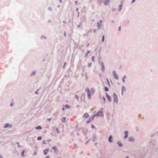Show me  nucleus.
I'll return each instance as SVG.
<instances>
[{
	"mask_svg": "<svg viewBox=\"0 0 158 158\" xmlns=\"http://www.w3.org/2000/svg\"><path fill=\"white\" fill-rule=\"evenodd\" d=\"M113 74L114 76V77L116 79H118V77L115 71H113Z\"/></svg>",
	"mask_w": 158,
	"mask_h": 158,
	"instance_id": "obj_4",
	"label": "nucleus"
},
{
	"mask_svg": "<svg viewBox=\"0 0 158 158\" xmlns=\"http://www.w3.org/2000/svg\"><path fill=\"white\" fill-rule=\"evenodd\" d=\"M128 140L130 141H134V139L132 137H130L128 138Z\"/></svg>",
	"mask_w": 158,
	"mask_h": 158,
	"instance_id": "obj_12",
	"label": "nucleus"
},
{
	"mask_svg": "<svg viewBox=\"0 0 158 158\" xmlns=\"http://www.w3.org/2000/svg\"><path fill=\"white\" fill-rule=\"evenodd\" d=\"M49 151L48 149H46L45 150H44V155H46L48 152Z\"/></svg>",
	"mask_w": 158,
	"mask_h": 158,
	"instance_id": "obj_7",
	"label": "nucleus"
},
{
	"mask_svg": "<svg viewBox=\"0 0 158 158\" xmlns=\"http://www.w3.org/2000/svg\"><path fill=\"white\" fill-rule=\"evenodd\" d=\"M89 116V114L87 113H85L83 116V118L85 119L88 118Z\"/></svg>",
	"mask_w": 158,
	"mask_h": 158,
	"instance_id": "obj_5",
	"label": "nucleus"
},
{
	"mask_svg": "<svg viewBox=\"0 0 158 158\" xmlns=\"http://www.w3.org/2000/svg\"><path fill=\"white\" fill-rule=\"evenodd\" d=\"M11 127V125H10V124H6L4 126V128H7V127Z\"/></svg>",
	"mask_w": 158,
	"mask_h": 158,
	"instance_id": "obj_10",
	"label": "nucleus"
},
{
	"mask_svg": "<svg viewBox=\"0 0 158 158\" xmlns=\"http://www.w3.org/2000/svg\"><path fill=\"white\" fill-rule=\"evenodd\" d=\"M85 91L87 92L88 98L89 99H90L91 96L93 95L95 91L94 89L92 88L89 90L88 88H86L85 89Z\"/></svg>",
	"mask_w": 158,
	"mask_h": 158,
	"instance_id": "obj_1",
	"label": "nucleus"
},
{
	"mask_svg": "<svg viewBox=\"0 0 158 158\" xmlns=\"http://www.w3.org/2000/svg\"><path fill=\"white\" fill-rule=\"evenodd\" d=\"M89 52H90L89 51H87V55H88V54Z\"/></svg>",
	"mask_w": 158,
	"mask_h": 158,
	"instance_id": "obj_31",
	"label": "nucleus"
},
{
	"mask_svg": "<svg viewBox=\"0 0 158 158\" xmlns=\"http://www.w3.org/2000/svg\"><path fill=\"white\" fill-rule=\"evenodd\" d=\"M94 56H92V60L94 62Z\"/></svg>",
	"mask_w": 158,
	"mask_h": 158,
	"instance_id": "obj_27",
	"label": "nucleus"
},
{
	"mask_svg": "<svg viewBox=\"0 0 158 158\" xmlns=\"http://www.w3.org/2000/svg\"><path fill=\"white\" fill-rule=\"evenodd\" d=\"M125 136L124 137V139H125L127 137L128 132L127 131H125L124 132Z\"/></svg>",
	"mask_w": 158,
	"mask_h": 158,
	"instance_id": "obj_11",
	"label": "nucleus"
},
{
	"mask_svg": "<svg viewBox=\"0 0 158 158\" xmlns=\"http://www.w3.org/2000/svg\"><path fill=\"white\" fill-rule=\"evenodd\" d=\"M105 91H107L108 90V88L106 87H105Z\"/></svg>",
	"mask_w": 158,
	"mask_h": 158,
	"instance_id": "obj_24",
	"label": "nucleus"
},
{
	"mask_svg": "<svg viewBox=\"0 0 158 158\" xmlns=\"http://www.w3.org/2000/svg\"><path fill=\"white\" fill-rule=\"evenodd\" d=\"M94 116H93V117L92 118H89V119L86 122L87 123H89L93 120L94 119Z\"/></svg>",
	"mask_w": 158,
	"mask_h": 158,
	"instance_id": "obj_9",
	"label": "nucleus"
},
{
	"mask_svg": "<svg viewBox=\"0 0 158 158\" xmlns=\"http://www.w3.org/2000/svg\"><path fill=\"white\" fill-rule=\"evenodd\" d=\"M109 141L110 142H112V137L111 136H110L109 138Z\"/></svg>",
	"mask_w": 158,
	"mask_h": 158,
	"instance_id": "obj_14",
	"label": "nucleus"
},
{
	"mask_svg": "<svg viewBox=\"0 0 158 158\" xmlns=\"http://www.w3.org/2000/svg\"><path fill=\"white\" fill-rule=\"evenodd\" d=\"M52 149H54V151H55V152H56V147H52Z\"/></svg>",
	"mask_w": 158,
	"mask_h": 158,
	"instance_id": "obj_25",
	"label": "nucleus"
},
{
	"mask_svg": "<svg viewBox=\"0 0 158 158\" xmlns=\"http://www.w3.org/2000/svg\"><path fill=\"white\" fill-rule=\"evenodd\" d=\"M103 99L104 101H105V97H103Z\"/></svg>",
	"mask_w": 158,
	"mask_h": 158,
	"instance_id": "obj_36",
	"label": "nucleus"
},
{
	"mask_svg": "<svg viewBox=\"0 0 158 158\" xmlns=\"http://www.w3.org/2000/svg\"><path fill=\"white\" fill-rule=\"evenodd\" d=\"M102 20H100V21H99V22L100 23H98V28H99V27L101 26V23H102Z\"/></svg>",
	"mask_w": 158,
	"mask_h": 158,
	"instance_id": "obj_13",
	"label": "nucleus"
},
{
	"mask_svg": "<svg viewBox=\"0 0 158 158\" xmlns=\"http://www.w3.org/2000/svg\"><path fill=\"white\" fill-rule=\"evenodd\" d=\"M42 139V137L41 136H40L39 137H38L37 138V139L38 140H41Z\"/></svg>",
	"mask_w": 158,
	"mask_h": 158,
	"instance_id": "obj_20",
	"label": "nucleus"
},
{
	"mask_svg": "<svg viewBox=\"0 0 158 158\" xmlns=\"http://www.w3.org/2000/svg\"><path fill=\"white\" fill-rule=\"evenodd\" d=\"M126 78V77L125 76H124L123 77V81L124 82H125V79Z\"/></svg>",
	"mask_w": 158,
	"mask_h": 158,
	"instance_id": "obj_21",
	"label": "nucleus"
},
{
	"mask_svg": "<svg viewBox=\"0 0 158 158\" xmlns=\"http://www.w3.org/2000/svg\"><path fill=\"white\" fill-rule=\"evenodd\" d=\"M0 158H3L2 157V155H0Z\"/></svg>",
	"mask_w": 158,
	"mask_h": 158,
	"instance_id": "obj_35",
	"label": "nucleus"
},
{
	"mask_svg": "<svg viewBox=\"0 0 158 158\" xmlns=\"http://www.w3.org/2000/svg\"><path fill=\"white\" fill-rule=\"evenodd\" d=\"M35 93H36V94H37V91H36V92Z\"/></svg>",
	"mask_w": 158,
	"mask_h": 158,
	"instance_id": "obj_40",
	"label": "nucleus"
},
{
	"mask_svg": "<svg viewBox=\"0 0 158 158\" xmlns=\"http://www.w3.org/2000/svg\"><path fill=\"white\" fill-rule=\"evenodd\" d=\"M106 80H107V82L108 83H109V81L108 79V78H107Z\"/></svg>",
	"mask_w": 158,
	"mask_h": 158,
	"instance_id": "obj_33",
	"label": "nucleus"
},
{
	"mask_svg": "<svg viewBox=\"0 0 158 158\" xmlns=\"http://www.w3.org/2000/svg\"><path fill=\"white\" fill-rule=\"evenodd\" d=\"M91 127H92V128H94V125H92Z\"/></svg>",
	"mask_w": 158,
	"mask_h": 158,
	"instance_id": "obj_32",
	"label": "nucleus"
},
{
	"mask_svg": "<svg viewBox=\"0 0 158 158\" xmlns=\"http://www.w3.org/2000/svg\"><path fill=\"white\" fill-rule=\"evenodd\" d=\"M104 40V35H103L102 36V41L103 42Z\"/></svg>",
	"mask_w": 158,
	"mask_h": 158,
	"instance_id": "obj_26",
	"label": "nucleus"
},
{
	"mask_svg": "<svg viewBox=\"0 0 158 158\" xmlns=\"http://www.w3.org/2000/svg\"><path fill=\"white\" fill-rule=\"evenodd\" d=\"M62 121L63 122H65L66 121V118H63L62 119Z\"/></svg>",
	"mask_w": 158,
	"mask_h": 158,
	"instance_id": "obj_19",
	"label": "nucleus"
},
{
	"mask_svg": "<svg viewBox=\"0 0 158 158\" xmlns=\"http://www.w3.org/2000/svg\"><path fill=\"white\" fill-rule=\"evenodd\" d=\"M117 144L119 147H121L122 146V143L120 142H118L117 143Z\"/></svg>",
	"mask_w": 158,
	"mask_h": 158,
	"instance_id": "obj_18",
	"label": "nucleus"
},
{
	"mask_svg": "<svg viewBox=\"0 0 158 158\" xmlns=\"http://www.w3.org/2000/svg\"><path fill=\"white\" fill-rule=\"evenodd\" d=\"M62 110H64V108H62Z\"/></svg>",
	"mask_w": 158,
	"mask_h": 158,
	"instance_id": "obj_39",
	"label": "nucleus"
},
{
	"mask_svg": "<svg viewBox=\"0 0 158 158\" xmlns=\"http://www.w3.org/2000/svg\"><path fill=\"white\" fill-rule=\"evenodd\" d=\"M35 154H36V152H35Z\"/></svg>",
	"mask_w": 158,
	"mask_h": 158,
	"instance_id": "obj_43",
	"label": "nucleus"
},
{
	"mask_svg": "<svg viewBox=\"0 0 158 158\" xmlns=\"http://www.w3.org/2000/svg\"><path fill=\"white\" fill-rule=\"evenodd\" d=\"M110 2V0H105V1L104 2V4L105 5H108Z\"/></svg>",
	"mask_w": 158,
	"mask_h": 158,
	"instance_id": "obj_6",
	"label": "nucleus"
},
{
	"mask_svg": "<svg viewBox=\"0 0 158 158\" xmlns=\"http://www.w3.org/2000/svg\"><path fill=\"white\" fill-rule=\"evenodd\" d=\"M24 152H25V150H23L22 152L21 153V155L23 156H24Z\"/></svg>",
	"mask_w": 158,
	"mask_h": 158,
	"instance_id": "obj_22",
	"label": "nucleus"
},
{
	"mask_svg": "<svg viewBox=\"0 0 158 158\" xmlns=\"http://www.w3.org/2000/svg\"><path fill=\"white\" fill-rule=\"evenodd\" d=\"M106 98H107V99H108V100L109 101V102H111V97H110L108 95H106Z\"/></svg>",
	"mask_w": 158,
	"mask_h": 158,
	"instance_id": "obj_8",
	"label": "nucleus"
},
{
	"mask_svg": "<svg viewBox=\"0 0 158 158\" xmlns=\"http://www.w3.org/2000/svg\"><path fill=\"white\" fill-rule=\"evenodd\" d=\"M102 115H103V111L101 109L97 114L94 115V116H101Z\"/></svg>",
	"mask_w": 158,
	"mask_h": 158,
	"instance_id": "obj_2",
	"label": "nucleus"
},
{
	"mask_svg": "<svg viewBox=\"0 0 158 158\" xmlns=\"http://www.w3.org/2000/svg\"><path fill=\"white\" fill-rule=\"evenodd\" d=\"M113 98L114 99V102H116V103H117L118 101V97L116 94H113Z\"/></svg>",
	"mask_w": 158,
	"mask_h": 158,
	"instance_id": "obj_3",
	"label": "nucleus"
},
{
	"mask_svg": "<svg viewBox=\"0 0 158 158\" xmlns=\"http://www.w3.org/2000/svg\"><path fill=\"white\" fill-rule=\"evenodd\" d=\"M91 63L90 64H88V66L89 67H90L91 66Z\"/></svg>",
	"mask_w": 158,
	"mask_h": 158,
	"instance_id": "obj_29",
	"label": "nucleus"
},
{
	"mask_svg": "<svg viewBox=\"0 0 158 158\" xmlns=\"http://www.w3.org/2000/svg\"><path fill=\"white\" fill-rule=\"evenodd\" d=\"M56 131H57V132H58V131H58V129H56Z\"/></svg>",
	"mask_w": 158,
	"mask_h": 158,
	"instance_id": "obj_38",
	"label": "nucleus"
},
{
	"mask_svg": "<svg viewBox=\"0 0 158 158\" xmlns=\"http://www.w3.org/2000/svg\"><path fill=\"white\" fill-rule=\"evenodd\" d=\"M135 0H133L132 1V2H131L132 3L133 2H135Z\"/></svg>",
	"mask_w": 158,
	"mask_h": 158,
	"instance_id": "obj_34",
	"label": "nucleus"
},
{
	"mask_svg": "<svg viewBox=\"0 0 158 158\" xmlns=\"http://www.w3.org/2000/svg\"><path fill=\"white\" fill-rule=\"evenodd\" d=\"M65 108L67 109L69 108V106L67 105H66L65 106Z\"/></svg>",
	"mask_w": 158,
	"mask_h": 158,
	"instance_id": "obj_23",
	"label": "nucleus"
},
{
	"mask_svg": "<svg viewBox=\"0 0 158 158\" xmlns=\"http://www.w3.org/2000/svg\"><path fill=\"white\" fill-rule=\"evenodd\" d=\"M45 158H49V157L48 156H47Z\"/></svg>",
	"mask_w": 158,
	"mask_h": 158,
	"instance_id": "obj_37",
	"label": "nucleus"
},
{
	"mask_svg": "<svg viewBox=\"0 0 158 158\" xmlns=\"http://www.w3.org/2000/svg\"><path fill=\"white\" fill-rule=\"evenodd\" d=\"M118 30L120 31L121 30V27H119L118 28Z\"/></svg>",
	"mask_w": 158,
	"mask_h": 158,
	"instance_id": "obj_30",
	"label": "nucleus"
},
{
	"mask_svg": "<svg viewBox=\"0 0 158 158\" xmlns=\"http://www.w3.org/2000/svg\"><path fill=\"white\" fill-rule=\"evenodd\" d=\"M125 90V89L124 87L123 86L122 87V94H123V91Z\"/></svg>",
	"mask_w": 158,
	"mask_h": 158,
	"instance_id": "obj_15",
	"label": "nucleus"
},
{
	"mask_svg": "<svg viewBox=\"0 0 158 158\" xmlns=\"http://www.w3.org/2000/svg\"><path fill=\"white\" fill-rule=\"evenodd\" d=\"M41 129L42 127L40 126H37L36 127V129L37 130H40Z\"/></svg>",
	"mask_w": 158,
	"mask_h": 158,
	"instance_id": "obj_17",
	"label": "nucleus"
},
{
	"mask_svg": "<svg viewBox=\"0 0 158 158\" xmlns=\"http://www.w3.org/2000/svg\"><path fill=\"white\" fill-rule=\"evenodd\" d=\"M43 143L44 144H46V141L45 140H44L43 141Z\"/></svg>",
	"mask_w": 158,
	"mask_h": 158,
	"instance_id": "obj_28",
	"label": "nucleus"
},
{
	"mask_svg": "<svg viewBox=\"0 0 158 158\" xmlns=\"http://www.w3.org/2000/svg\"><path fill=\"white\" fill-rule=\"evenodd\" d=\"M122 4L120 5L119 6L118 10L119 11H120L122 9Z\"/></svg>",
	"mask_w": 158,
	"mask_h": 158,
	"instance_id": "obj_16",
	"label": "nucleus"
},
{
	"mask_svg": "<svg viewBox=\"0 0 158 158\" xmlns=\"http://www.w3.org/2000/svg\"><path fill=\"white\" fill-rule=\"evenodd\" d=\"M51 119V118H50L49 119H48V120H50Z\"/></svg>",
	"mask_w": 158,
	"mask_h": 158,
	"instance_id": "obj_41",
	"label": "nucleus"
},
{
	"mask_svg": "<svg viewBox=\"0 0 158 158\" xmlns=\"http://www.w3.org/2000/svg\"><path fill=\"white\" fill-rule=\"evenodd\" d=\"M10 106H12V104H11Z\"/></svg>",
	"mask_w": 158,
	"mask_h": 158,
	"instance_id": "obj_42",
	"label": "nucleus"
}]
</instances>
